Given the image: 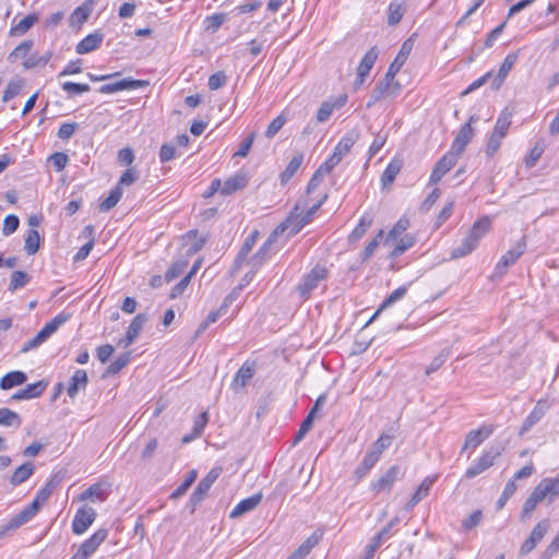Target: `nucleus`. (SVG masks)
<instances>
[{
  "mask_svg": "<svg viewBox=\"0 0 559 559\" xmlns=\"http://www.w3.org/2000/svg\"><path fill=\"white\" fill-rule=\"evenodd\" d=\"M122 197V189L120 187H115L109 195L103 200L99 204V211L100 212H108L112 207L117 205V203L120 201Z\"/></svg>",
  "mask_w": 559,
  "mask_h": 559,
  "instance_id": "c03bdc74",
  "label": "nucleus"
},
{
  "mask_svg": "<svg viewBox=\"0 0 559 559\" xmlns=\"http://www.w3.org/2000/svg\"><path fill=\"white\" fill-rule=\"evenodd\" d=\"M34 473V465L31 462H26L19 466L12 477H11V484L13 485H21L25 480H27Z\"/></svg>",
  "mask_w": 559,
  "mask_h": 559,
  "instance_id": "58836bf2",
  "label": "nucleus"
},
{
  "mask_svg": "<svg viewBox=\"0 0 559 559\" xmlns=\"http://www.w3.org/2000/svg\"><path fill=\"white\" fill-rule=\"evenodd\" d=\"M526 246V236H522L521 239L518 240L515 245L497 262L495 267L496 275L503 276L507 273V270L515 264V262L524 254Z\"/></svg>",
  "mask_w": 559,
  "mask_h": 559,
  "instance_id": "423d86ee",
  "label": "nucleus"
},
{
  "mask_svg": "<svg viewBox=\"0 0 559 559\" xmlns=\"http://www.w3.org/2000/svg\"><path fill=\"white\" fill-rule=\"evenodd\" d=\"M96 519V511L91 507L80 508L72 521V532L75 535H82L93 524Z\"/></svg>",
  "mask_w": 559,
  "mask_h": 559,
  "instance_id": "1a4fd4ad",
  "label": "nucleus"
},
{
  "mask_svg": "<svg viewBox=\"0 0 559 559\" xmlns=\"http://www.w3.org/2000/svg\"><path fill=\"white\" fill-rule=\"evenodd\" d=\"M544 495L542 493V489H538L536 486L530 497L525 500L523 510L521 513L522 519L528 518L531 513L535 510L536 506L544 500Z\"/></svg>",
  "mask_w": 559,
  "mask_h": 559,
  "instance_id": "72a5a7b5",
  "label": "nucleus"
},
{
  "mask_svg": "<svg viewBox=\"0 0 559 559\" xmlns=\"http://www.w3.org/2000/svg\"><path fill=\"white\" fill-rule=\"evenodd\" d=\"M549 527L548 521L544 520L536 524L531 535L524 540L521 546L520 552L526 555L531 552L536 545L544 538Z\"/></svg>",
  "mask_w": 559,
  "mask_h": 559,
  "instance_id": "4468645a",
  "label": "nucleus"
},
{
  "mask_svg": "<svg viewBox=\"0 0 559 559\" xmlns=\"http://www.w3.org/2000/svg\"><path fill=\"white\" fill-rule=\"evenodd\" d=\"M500 454V450L496 448L485 451L483 455L466 469L465 477L472 479L484 473L495 464V461Z\"/></svg>",
  "mask_w": 559,
  "mask_h": 559,
  "instance_id": "0eeeda50",
  "label": "nucleus"
},
{
  "mask_svg": "<svg viewBox=\"0 0 559 559\" xmlns=\"http://www.w3.org/2000/svg\"><path fill=\"white\" fill-rule=\"evenodd\" d=\"M328 199V194H323L316 203L309 206L305 211V206H301L300 203H297L294 209L290 211L288 217L274 230V235H278L284 233L285 230H289V235H296L299 233L307 224H309L312 219V216L317 213V211L322 206V204Z\"/></svg>",
  "mask_w": 559,
  "mask_h": 559,
  "instance_id": "f03ea898",
  "label": "nucleus"
},
{
  "mask_svg": "<svg viewBox=\"0 0 559 559\" xmlns=\"http://www.w3.org/2000/svg\"><path fill=\"white\" fill-rule=\"evenodd\" d=\"M248 183V176L245 173H237L227 178L222 187V194L229 195L238 190L243 189Z\"/></svg>",
  "mask_w": 559,
  "mask_h": 559,
  "instance_id": "5701e85b",
  "label": "nucleus"
},
{
  "mask_svg": "<svg viewBox=\"0 0 559 559\" xmlns=\"http://www.w3.org/2000/svg\"><path fill=\"white\" fill-rule=\"evenodd\" d=\"M22 90V82L21 81H10L2 95V100L4 103H8L9 100L13 99Z\"/></svg>",
  "mask_w": 559,
  "mask_h": 559,
  "instance_id": "680f3d73",
  "label": "nucleus"
},
{
  "mask_svg": "<svg viewBox=\"0 0 559 559\" xmlns=\"http://www.w3.org/2000/svg\"><path fill=\"white\" fill-rule=\"evenodd\" d=\"M39 245H40L39 233L36 229L31 228L27 231V235L25 237V245H24L25 252L28 255L35 254L39 249Z\"/></svg>",
  "mask_w": 559,
  "mask_h": 559,
  "instance_id": "79ce46f5",
  "label": "nucleus"
},
{
  "mask_svg": "<svg viewBox=\"0 0 559 559\" xmlns=\"http://www.w3.org/2000/svg\"><path fill=\"white\" fill-rule=\"evenodd\" d=\"M105 499H106V492L103 489L102 485H99V484H94V485L90 486L80 496L81 501L91 500L93 502H96V501H104Z\"/></svg>",
  "mask_w": 559,
  "mask_h": 559,
  "instance_id": "ea45409f",
  "label": "nucleus"
},
{
  "mask_svg": "<svg viewBox=\"0 0 559 559\" xmlns=\"http://www.w3.org/2000/svg\"><path fill=\"white\" fill-rule=\"evenodd\" d=\"M328 276V267L323 264H316L309 272L304 274L295 290L302 300H307L319 284L325 281Z\"/></svg>",
  "mask_w": 559,
  "mask_h": 559,
  "instance_id": "7ed1b4c3",
  "label": "nucleus"
},
{
  "mask_svg": "<svg viewBox=\"0 0 559 559\" xmlns=\"http://www.w3.org/2000/svg\"><path fill=\"white\" fill-rule=\"evenodd\" d=\"M450 357V350L448 348L442 349L430 362L426 369L427 374H431L437 371Z\"/></svg>",
  "mask_w": 559,
  "mask_h": 559,
  "instance_id": "bf43d9fd",
  "label": "nucleus"
},
{
  "mask_svg": "<svg viewBox=\"0 0 559 559\" xmlns=\"http://www.w3.org/2000/svg\"><path fill=\"white\" fill-rule=\"evenodd\" d=\"M493 430L495 427L491 425H484L477 429L471 430L465 437L463 450L467 448L476 449L484 442V440H486L489 436L492 435Z\"/></svg>",
  "mask_w": 559,
  "mask_h": 559,
  "instance_id": "2eb2a0df",
  "label": "nucleus"
},
{
  "mask_svg": "<svg viewBox=\"0 0 559 559\" xmlns=\"http://www.w3.org/2000/svg\"><path fill=\"white\" fill-rule=\"evenodd\" d=\"M393 437L386 433H382L376 442L372 443L370 450L376 452L379 456L386 450L392 443Z\"/></svg>",
  "mask_w": 559,
  "mask_h": 559,
  "instance_id": "6e6d98bb",
  "label": "nucleus"
},
{
  "mask_svg": "<svg viewBox=\"0 0 559 559\" xmlns=\"http://www.w3.org/2000/svg\"><path fill=\"white\" fill-rule=\"evenodd\" d=\"M383 234H384L383 230L380 229L378 231V234L373 237V239L368 242V245L365 247V249L361 253L362 261H367L368 259L371 258L374 250L378 248L379 243L383 239Z\"/></svg>",
  "mask_w": 559,
  "mask_h": 559,
  "instance_id": "4d7b16f0",
  "label": "nucleus"
},
{
  "mask_svg": "<svg viewBox=\"0 0 559 559\" xmlns=\"http://www.w3.org/2000/svg\"><path fill=\"white\" fill-rule=\"evenodd\" d=\"M254 371L253 362L246 361L236 372L231 388L235 391L243 389L247 385V382L254 376Z\"/></svg>",
  "mask_w": 559,
  "mask_h": 559,
  "instance_id": "412c9836",
  "label": "nucleus"
},
{
  "mask_svg": "<svg viewBox=\"0 0 559 559\" xmlns=\"http://www.w3.org/2000/svg\"><path fill=\"white\" fill-rule=\"evenodd\" d=\"M108 531L100 528L96 531L90 538L84 540L76 552L70 559H88L107 538Z\"/></svg>",
  "mask_w": 559,
  "mask_h": 559,
  "instance_id": "6e6552de",
  "label": "nucleus"
},
{
  "mask_svg": "<svg viewBox=\"0 0 559 559\" xmlns=\"http://www.w3.org/2000/svg\"><path fill=\"white\" fill-rule=\"evenodd\" d=\"M406 12L404 1H392L388 8V24L394 26L399 24Z\"/></svg>",
  "mask_w": 559,
  "mask_h": 559,
  "instance_id": "2f4dec72",
  "label": "nucleus"
},
{
  "mask_svg": "<svg viewBox=\"0 0 559 559\" xmlns=\"http://www.w3.org/2000/svg\"><path fill=\"white\" fill-rule=\"evenodd\" d=\"M148 81L134 80L132 78H126L117 82L104 84L99 87L98 92L102 94H114L126 90H138L148 86Z\"/></svg>",
  "mask_w": 559,
  "mask_h": 559,
  "instance_id": "f8f14e48",
  "label": "nucleus"
},
{
  "mask_svg": "<svg viewBox=\"0 0 559 559\" xmlns=\"http://www.w3.org/2000/svg\"><path fill=\"white\" fill-rule=\"evenodd\" d=\"M31 281V276L24 271H14L11 274V280L9 284V290L15 292L24 286H26Z\"/></svg>",
  "mask_w": 559,
  "mask_h": 559,
  "instance_id": "49530a36",
  "label": "nucleus"
},
{
  "mask_svg": "<svg viewBox=\"0 0 559 559\" xmlns=\"http://www.w3.org/2000/svg\"><path fill=\"white\" fill-rule=\"evenodd\" d=\"M512 123V114L508 110L500 112L492 132L506 136Z\"/></svg>",
  "mask_w": 559,
  "mask_h": 559,
  "instance_id": "37998d69",
  "label": "nucleus"
},
{
  "mask_svg": "<svg viewBox=\"0 0 559 559\" xmlns=\"http://www.w3.org/2000/svg\"><path fill=\"white\" fill-rule=\"evenodd\" d=\"M33 46V40H24L22 44L15 47L13 51L10 52L8 57L9 61L14 62L19 58H24L31 51Z\"/></svg>",
  "mask_w": 559,
  "mask_h": 559,
  "instance_id": "603ef678",
  "label": "nucleus"
},
{
  "mask_svg": "<svg viewBox=\"0 0 559 559\" xmlns=\"http://www.w3.org/2000/svg\"><path fill=\"white\" fill-rule=\"evenodd\" d=\"M545 151V144L543 141L537 142L534 147L530 151L528 156L525 158V165L527 167H534L537 160L542 157Z\"/></svg>",
  "mask_w": 559,
  "mask_h": 559,
  "instance_id": "5fc2aeb1",
  "label": "nucleus"
},
{
  "mask_svg": "<svg viewBox=\"0 0 559 559\" xmlns=\"http://www.w3.org/2000/svg\"><path fill=\"white\" fill-rule=\"evenodd\" d=\"M359 139L358 130L348 131L336 144L332 155L320 166L324 168L326 171L331 173L340 162L349 153L353 145Z\"/></svg>",
  "mask_w": 559,
  "mask_h": 559,
  "instance_id": "20e7f679",
  "label": "nucleus"
},
{
  "mask_svg": "<svg viewBox=\"0 0 559 559\" xmlns=\"http://www.w3.org/2000/svg\"><path fill=\"white\" fill-rule=\"evenodd\" d=\"M88 382V377L85 370L76 369L71 377L69 386L67 389L68 395L74 399L81 389H85Z\"/></svg>",
  "mask_w": 559,
  "mask_h": 559,
  "instance_id": "393cba45",
  "label": "nucleus"
},
{
  "mask_svg": "<svg viewBox=\"0 0 559 559\" xmlns=\"http://www.w3.org/2000/svg\"><path fill=\"white\" fill-rule=\"evenodd\" d=\"M537 487L542 489L544 498H549L550 501L555 500L559 496V473L554 478L543 479Z\"/></svg>",
  "mask_w": 559,
  "mask_h": 559,
  "instance_id": "bb28decb",
  "label": "nucleus"
},
{
  "mask_svg": "<svg viewBox=\"0 0 559 559\" xmlns=\"http://www.w3.org/2000/svg\"><path fill=\"white\" fill-rule=\"evenodd\" d=\"M92 9L88 4L83 3L78 7L70 15L69 23L72 27H80L90 17Z\"/></svg>",
  "mask_w": 559,
  "mask_h": 559,
  "instance_id": "e433bc0d",
  "label": "nucleus"
},
{
  "mask_svg": "<svg viewBox=\"0 0 559 559\" xmlns=\"http://www.w3.org/2000/svg\"><path fill=\"white\" fill-rule=\"evenodd\" d=\"M57 485L58 479L55 476L48 479L45 486L37 491L34 500L27 504L20 513L3 524L0 534L16 530L29 522L38 513L43 504L49 499Z\"/></svg>",
  "mask_w": 559,
  "mask_h": 559,
  "instance_id": "f257e3e1",
  "label": "nucleus"
},
{
  "mask_svg": "<svg viewBox=\"0 0 559 559\" xmlns=\"http://www.w3.org/2000/svg\"><path fill=\"white\" fill-rule=\"evenodd\" d=\"M130 361V353H124L118 356L115 360L109 365L107 372L110 374H116L120 372Z\"/></svg>",
  "mask_w": 559,
  "mask_h": 559,
  "instance_id": "13d9d810",
  "label": "nucleus"
},
{
  "mask_svg": "<svg viewBox=\"0 0 559 559\" xmlns=\"http://www.w3.org/2000/svg\"><path fill=\"white\" fill-rule=\"evenodd\" d=\"M262 500V493L252 495L239 501L230 512V518H238L255 509Z\"/></svg>",
  "mask_w": 559,
  "mask_h": 559,
  "instance_id": "b1692460",
  "label": "nucleus"
},
{
  "mask_svg": "<svg viewBox=\"0 0 559 559\" xmlns=\"http://www.w3.org/2000/svg\"><path fill=\"white\" fill-rule=\"evenodd\" d=\"M37 21H38L37 14H28L27 16H25L24 19H22L19 22H15V20H13L9 35L13 36V37L23 36L34 26V24Z\"/></svg>",
  "mask_w": 559,
  "mask_h": 559,
  "instance_id": "a878e982",
  "label": "nucleus"
},
{
  "mask_svg": "<svg viewBox=\"0 0 559 559\" xmlns=\"http://www.w3.org/2000/svg\"><path fill=\"white\" fill-rule=\"evenodd\" d=\"M477 120L478 119L475 116H471L468 121L460 128L451 145V151H453L457 155H461L464 152L465 147L474 136V129L472 124Z\"/></svg>",
  "mask_w": 559,
  "mask_h": 559,
  "instance_id": "9b49d317",
  "label": "nucleus"
},
{
  "mask_svg": "<svg viewBox=\"0 0 559 559\" xmlns=\"http://www.w3.org/2000/svg\"><path fill=\"white\" fill-rule=\"evenodd\" d=\"M197 471L192 469L188 473L186 479L176 488V490L170 495V498L177 499L181 496H183L189 487L197 479Z\"/></svg>",
  "mask_w": 559,
  "mask_h": 559,
  "instance_id": "09e8293b",
  "label": "nucleus"
},
{
  "mask_svg": "<svg viewBox=\"0 0 559 559\" xmlns=\"http://www.w3.org/2000/svg\"><path fill=\"white\" fill-rule=\"evenodd\" d=\"M379 56V51L377 47H371L362 57L357 71L360 76H368L370 70L372 69L374 62L377 61Z\"/></svg>",
  "mask_w": 559,
  "mask_h": 559,
  "instance_id": "473e14b6",
  "label": "nucleus"
},
{
  "mask_svg": "<svg viewBox=\"0 0 559 559\" xmlns=\"http://www.w3.org/2000/svg\"><path fill=\"white\" fill-rule=\"evenodd\" d=\"M277 235L272 234V236L265 241L262 247L259 249V251L252 257L251 262L253 266H260L262 265L265 260L267 259V251L271 245L273 243V237H276Z\"/></svg>",
  "mask_w": 559,
  "mask_h": 559,
  "instance_id": "8fccbe9b",
  "label": "nucleus"
},
{
  "mask_svg": "<svg viewBox=\"0 0 559 559\" xmlns=\"http://www.w3.org/2000/svg\"><path fill=\"white\" fill-rule=\"evenodd\" d=\"M234 294L235 292L230 293L223 301L222 306L217 309V310H214V311H211L205 320L200 324L199 329H198V333H202L204 332L207 326L212 323H215L223 314L226 313V310L227 308L233 304V301L235 300V297H234Z\"/></svg>",
  "mask_w": 559,
  "mask_h": 559,
  "instance_id": "aec40b11",
  "label": "nucleus"
},
{
  "mask_svg": "<svg viewBox=\"0 0 559 559\" xmlns=\"http://www.w3.org/2000/svg\"><path fill=\"white\" fill-rule=\"evenodd\" d=\"M304 160L302 154L295 155L280 176L281 183L286 185L300 168Z\"/></svg>",
  "mask_w": 559,
  "mask_h": 559,
  "instance_id": "c9c22d12",
  "label": "nucleus"
},
{
  "mask_svg": "<svg viewBox=\"0 0 559 559\" xmlns=\"http://www.w3.org/2000/svg\"><path fill=\"white\" fill-rule=\"evenodd\" d=\"M504 136L497 134L495 132H491L487 145H486V154L487 156H493L496 152L499 150L502 140Z\"/></svg>",
  "mask_w": 559,
  "mask_h": 559,
  "instance_id": "69168bd1",
  "label": "nucleus"
},
{
  "mask_svg": "<svg viewBox=\"0 0 559 559\" xmlns=\"http://www.w3.org/2000/svg\"><path fill=\"white\" fill-rule=\"evenodd\" d=\"M21 423H22V420L17 413H15L7 407L0 408V425L1 426L17 428L21 426Z\"/></svg>",
  "mask_w": 559,
  "mask_h": 559,
  "instance_id": "a19ab883",
  "label": "nucleus"
},
{
  "mask_svg": "<svg viewBox=\"0 0 559 559\" xmlns=\"http://www.w3.org/2000/svg\"><path fill=\"white\" fill-rule=\"evenodd\" d=\"M222 473V467H213L198 484L195 487L193 493L191 495V501L193 503H199L202 501L205 497V495L209 492L212 485L215 483V480L219 477Z\"/></svg>",
  "mask_w": 559,
  "mask_h": 559,
  "instance_id": "ddd939ff",
  "label": "nucleus"
},
{
  "mask_svg": "<svg viewBox=\"0 0 559 559\" xmlns=\"http://www.w3.org/2000/svg\"><path fill=\"white\" fill-rule=\"evenodd\" d=\"M402 160L399 158H393L384 169L381 176V183L383 187L391 186L395 180L396 176L402 169Z\"/></svg>",
  "mask_w": 559,
  "mask_h": 559,
  "instance_id": "c85d7f7f",
  "label": "nucleus"
},
{
  "mask_svg": "<svg viewBox=\"0 0 559 559\" xmlns=\"http://www.w3.org/2000/svg\"><path fill=\"white\" fill-rule=\"evenodd\" d=\"M372 224V217L369 214H365L360 217L358 225L353 229L348 239L350 242L358 241L367 233L368 228Z\"/></svg>",
  "mask_w": 559,
  "mask_h": 559,
  "instance_id": "4c0bfd02",
  "label": "nucleus"
},
{
  "mask_svg": "<svg viewBox=\"0 0 559 559\" xmlns=\"http://www.w3.org/2000/svg\"><path fill=\"white\" fill-rule=\"evenodd\" d=\"M104 40V35L100 33H93L85 36L80 40L75 47V51L79 55H85L96 50Z\"/></svg>",
  "mask_w": 559,
  "mask_h": 559,
  "instance_id": "4be33fe9",
  "label": "nucleus"
},
{
  "mask_svg": "<svg viewBox=\"0 0 559 559\" xmlns=\"http://www.w3.org/2000/svg\"><path fill=\"white\" fill-rule=\"evenodd\" d=\"M436 481V477H432V476H428L426 477L421 484L419 485V487L417 488V490L415 491V493L412 496L411 500L408 501L407 503V508H413L415 507L417 503H419L425 497L428 496L429 493V490L431 488V486L433 485V483Z\"/></svg>",
  "mask_w": 559,
  "mask_h": 559,
  "instance_id": "cd10ccee",
  "label": "nucleus"
},
{
  "mask_svg": "<svg viewBox=\"0 0 559 559\" xmlns=\"http://www.w3.org/2000/svg\"><path fill=\"white\" fill-rule=\"evenodd\" d=\"M139 179V173L134 168H128L119 178L118 185L116 187H129L133 185Z\"/></svg>",
  "mask_w": 559,
  "mask_h": 559,
  "instance_id": "e2e57ef3",
  "label": "nucleus"
},
{
  "mask_svg": "<svg viewBox=\"0 0 559 559\" xmlns=\"http://www.w3.org/2000/svg\"><path fill=\"white\" fill-rule=\"evenodd\" d=\"M286 119L283 115H280L276 118H274L266 128L265 136L267 139L274 138L275 134L283 128Z\"/></svg>",
  "mask_w": 559,
  "mask_h": 559,
  "instance_id": "338daca9",
  "label": "nucleus"
},
{
  "mask_svg": "<svg viewBox=\"0 0 559 559\" xmlns=\"http://www.w3.org/2000/svg\"><path fill=\"white\" fill-rule=\"evenodd\" d=\"M407 293V286H400L394 289L381 304V309L388 308L396 301L401 300Z\"/></svg>",
  "mask_w": 559,
  "mask_h": 559,
  "instance_id": "052dcab7",
  "label": "nucleus"
},
{
  "mask_svg": "<svg viewBox=\"0 0 559 559\" xmlns=\"http://www.w3.org/2000/svg\"><path fill=\"white\" fill-rule=\"evenodd\" d=\"M413 46H414V40L412 37L407 38L400 51L397 52L395 59L391 62L388 71H389V75H396L399 73V71L401 70V68L405 64L406 60L408 59L409 55H411V51L413 49Z\"/></svg>",
  "mask_w": 559,
  "mask_h": 559,
  "instance_id": "dca6fc26",
  "label": "nucleus"
},
{
  "mask_svg": "<svg viewBox=\"0 0 559 559\" xmlns=\"http://www.w3.org/2000/svg\"><path fill=\"white\" fill-rule=\"evenodd\" d=\"M518 58H519V50L507 55L502 64L499 68L497 75L495 76V79L492 81L493 88H499L502 85L503 81L506 80V78L508 76V74L510 73L512 68L514 67Z\"/></svg>",
  "mask_w": 559,
  "mask_h": 559,
  "instance_id": "6ab92c4d",
  "label": "nucleus"
},
{
  "mask_svg": "<svg viewBox=\"0 0 559 559\" xmlns=\"http://www.w3.org/2000/svg\"><path fill=\"white\" fill-rule=\"evenodd\" d=\"M71 318L70 313L60 312L49 322H47L44 328L39 331L44 334V337L48 340L62 324H64Z\"/></svg>",
  "mask_w": 559,
  "mask_h": 559,
  "instance_id": "c756f323",
  "label": "nucleus"
},
{
  "mask_svg": "<svg viewBox=\"0 0 559 559\" xmlns=\"http://www.w3.org/2000/svg\"><path fill=\"white\" fill-rule=\"evenodd\" d=\"M257 238H258V231L257 230L253 231L251 235H249L246 238V240H245V242H243V245H242V247H241V249H240V251H239V253H238V255H237V258L235 260V264L237 266L240 265V263L247 258L249 252L252 250V248L254 247V245L257 242Z\"/></svg>",
  "mask_w": 559,
  "mask_h": 559,
  "instance_id": "a18cd8bd",
  "label": "nucleus"
},
{
  "mask_svg": "<svg viewBox=\"0 0 559 559\" xmlns=\"http://www.w3.org/2000/svg\"><path fill=\"white\" fill-rule=\"evenodd\" d=\"M395 76L396 75L390 76L389 71H386L384 78L378 82L370 93L369 100L367 102V108H371L376 103L384 97L395 95L401 90V85L395 81Z\"/></svg>",
  "mask_w": 559,
  "mask_h": 559,
  "instance_id": "39448f33",
  "label": "nucleus"
},
{
  "mask_svg": "<svg viewBox=\"0 0 559 559\" xmlns=\"http://www.w3.org/2000/svg\"><path fill=\"white\" fill-rule=\"evenodd\" d=\"M62 90L68 94V97H72L74 95H79L82 93H86L91 90L88 84L74 83V82H64L61 85Z\"/></svg>",
  "mask_w": 559,
  "mask_h": 559,
  "instance_id": "864d4df0",
  "label": "nucleus"
},
{
  "mask_svg": "<svg viewBox=\"0 0 559 559\" xmlns=\"http://www.w3.org/2000/svg\"><path fill=\"white\" fill-rule=\"evenodd\" d=\"M409 227V221L405 217L400 218L389 231L385 242L397 239Z\"/></svg>",
  "mask_w": 559,
  "mask_h": 559,
  "instance_id": "3c124183",
  "label": "nucleus"
},
{
  "mask_svg": "<svg viewBox=\"0 0 559 559\" xmlns=\"http://www.w3.org/2000/svg\"><path fill=\"white\" fill-rule=\"evenodd\" d=\"M27 380L26 374L23 371H11L4 374L0 380V388L2 390H10L16 385L23 384Z\"/></svg>",
  "mask_w": 559,
  "mask_h": 559,
  "instance_id": "7c9ffc66",
  "label": "nucleus"
},
{
  "mask_svg": "<svg viewBox=\"0 0 559 559\" xmlns=\"http://www.w3.org/2000/svg\"><path fill=\"white\" fill-rule=\"evenodd\" d=\"M19 225H20V219L16 215H14V214L7 215L3 221L2 234L4 236H9V235L13 234L17 229Z\"/></svg>",
  "mask_w": 559,
  "mask_h": 559,
  "instance_id": "774afa93",
  "label": "nucleus"
},
{
  "mask_svg": "<svg viewBox=\"0 0 559 559\" xmlns=\"http://www.w3.org/2000/svg\"><path fill=\"white\" fill-rule=\"evenodd\" d=\"M329 174V171H326L324 168L320 166L308 182L307 194H310L312 191H314L319 187L323 178Z\"/></svg>",
  "mask_w": 559,
  "mask_h": 559,
  "instance_id": "0e129e2a",
  "label": "nucleus"
},
{
  "mask_svg": "<svg viewBox=\"0 0 559 559\" xmlns=\"http://www.w3.org/2000/svg\"><path fill=\"white\" fill-rule=\"evenodd\" d=\"M491 221L488 216H484L474 223L469 231L467 233L476 241L479 240L490 230Z\"/></svg>",
  "mask_w": 559,
  "mask_h": 559,
  "instance_id": "f704fd0d",
  "label": "nucleus"
},
{
  "mask_svg": "<svg viewBox=\"0 0 559 559\" xmlns=\"http://www.w3.org/2000/svg\"><path fill=\"white\" fill-rule=\"evenodd\" d=\"M549 405L546 401L539 400L530 415L525 418L521 429L520 435H524L534 425H536L546 414Z\"/></svg>",
  "mask_w": 559,
  "mask_h": 559,
  "instance_id": "a211bd4d",
  "label": "nucleus"
},
{
  "mask_svg": "<svg viewBox=\"0 0 559 559\" xmlns=\"http://www.w3.org/2000/svg\"><path fill=\"white\" fill-rule=\"evenodd\" d=\"M459 156L453 151H449L441 159L437 162L435 165L429 182L430 183H438L441 178L448 174L457 163Z\"/></svg>",
  "mask_w": 559,
  "mask_h": 559,
  "instance_id": "9d476101",
  "label": "nucleus"
},
{
  "mask_svg": "<svg viewBox=\"0 0 559 559\" xmlns=\"http://www.w3.org/2000/svg\"><path fill=\"white\" fill-rule=\"evenodd\" d=\"M146 321L147 317L145 314H136L128 326L126 333H128L129 336H132L133 340H136Z\"/></svg>",
  "mask_w": 559,
  "mask_h": 559,
  "instance_id": "de8ad7c7",
  "label": "nucleus"
},
{
  "mask_svg": "<svg viewBox=\"0 0 559 559\" xmlns=\"http://www.w3.org/2000/svg\"><path fill=\"white\" fill-rule=\"evenodd\" d=\"M400 475V467L396 465L391 466L385 474H383L376 483L372 484V489L376 492H389Z\"/></svg>",
  "mask_w": 559,
  "mask_h": 559,
  "instance_id": "f3484780",
  "label": "nucleus"
}]
</instances>
